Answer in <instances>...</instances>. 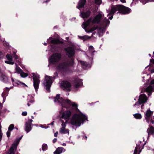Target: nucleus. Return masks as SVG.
<instances>
[{"mask_svg": "<svg viewBox=\"0 0 154 154\" xmlns=\"http://www.w3.org/2000/svg\"><path fill=\"white\" fill-rule=\"evenodd\" d=\"M143 90H142L141 92H143Z\"/></svg>", "mask_w": 154, "mask_h": 154, "instance_id": "nucleus-56", "label": "nucleus"}, {"mask_svg": "<svg viewBox=\"0 0 154 154\" xmlns=\"http://www.w3.org/2000/svg\"><path fill=\"white\" fill-rule=\"evenodd\" d=\"M61 87L63 90L70 91L71 89V85L68 81H63L61 82Z\"/></svg>", "mask_w": 154, "mask_h": 154, "instance_id": "nucleus-10", "label": "nucleus"}, {"mask_svg": "<svg viewBox=\"0 0 154 154\" xmlns=\"http://www.w3.org/2000/svg\"><path fill=\"white\" fill-rule=\"evenodd\" d=\"M58 134V132H56V133H55L54 134V136L55 137H57V135Z\"/></svg>", "mask_w": 154, "mask_h": 154, "instance_id": "nucleus-43", "label": "nucleus"}, {"mask_svg": "<svg viewBox=\"0 0 154 154\" xmlns=\"http://www.w3.org/2000/svg\"><path fill=\"white\" fill-rule=\"evenodd\" d=\"M82 67L86 69V68L90 67V65L87 63L86 62L81 61L80 62Z\"/></svg>", "mask_w": 154, "mask_h": 154, "instance_id": "nucleus-21", "label": "nucleus"}, {"mask_svg": "<svg viewBox=\"0 0 154 154\" xmlns=\"http://www.w3.org/2000/svg\"><path fill=\"white\" fill-rule=\"evenodd\" d=\"M150 84L151 85H154V79L152 80L151 81L150 83Z\"/></svg>", "mask_w": 154, "mask_h": 154, "instance_id": "nucleus-42", "label": "nucleus"}, {"mask_svg": "<svg viewBox=\"0 0 154 154\" xmlns=\"http://www.w3.org/2000/svg\"><path fill=\"white\" fill-rule=\"evenodd\" d=\"M32 124L31 122H26L25 124V130L27 133H29L32 129Z\"/></svg>", "mask_w": 154, "mask_h": 154, "instance_id": "nucleus-14", "label": "nucleus"}, {"mask_svg": "<svg viewBox=\"0 0 154 154\" xmlns=\"http://www.w3.org/2000/svg\"><path fill=\"white\" fill-rule=\"evenodd\" d=\"M140 149V147L139 146H137L134 150V154H139L141 151Z\"/></svg>", "mask_w": 154, "mask_h": 154, "instance_id": "nucleus-24", "label": "nucleus"}, {"mask_svg": "<svg viewBox=\"0 0 154 154\" xmlns=\"http://www.w3.org/2000/svg\"><path fill=\"white\" fill-rule=\"evenodd\" d=\"M102 17V15L99 14L97 15L92 20V18L90 17L89 19L86 22L84 23L82 25V27L85 29L89 24L90 22H92L93 23H98L100 21L101 18Z\"/></svg>", "mask_w": 154, "mask_h": 154, "instance_id": "nucleus-4", "label": "nucleus"}, {"mask_svg": "<svg viewBox=\"0 0 154 154\" xmlns=\"http://www.w3.org/2000/svg\"><path fill=\"white\" fill-rule=\"evenodd\" d=\"M21 76L22 77H25L28 76V74L25 73L23 71L20 73Z\"/></svg>", "mask_w": 154, "mask_h": 154, "instance_id": "nucleus-32", "label": "nucleus"}, {"mask_svg": "<svg viewBox=\"0 0 154 154\" xmlns=\"http://www.w3.org/2000/svg\"><path fill=\"white\" fill-rule=\"evenodd\" d=\"M153 87L152 86L150 85L147 87L146 89H144V91L149 93L148 95L150 96L151 95V93L153 91Z\"/></svg>", "mask_w": 154, "mask_h": 154, "instance_id": "nucleus-20", "label": "nucleus"}, {"mask_svg": "<svg viewBox=\"0 0 154 154\" xmlns=\"http://www.w3.org/2000/svg\"><path fill=\"white\" fill-rule=\"evenodd\" d=\"M151 72L152 73H153L154 72V69H153L151 70Z\"/></svg>", "mask_w": 154, "mask_h": 154, "instance_id": "nucleus-46", "label": "nucleus"}, {"mask_svg": "<svg viewBox=\"0 0 154 154\" xmlns=\"http://www.w3.org/2000/svg\"><path fill=\"white\" fill-rule=\"evenodd\" d=\"M10 132L9 131H8L7 132V135L8 137H9L10 135Z\"/></svg>", "mask_w": 154, "mask_h": 154, "instance_id": "nucleus-39", "label": "nucleus"}, {"mask_svg": "<svg viewBox=\"0 0 154 154\" xmlns=\"http://www.w3.org/2000/svg\"><path fill=\"white\" fill-rule=\"evenodd\" d=\"M112 18H113V16L112 15L111 16L109 17V18L110 20H112Z\"/></svg>", "mask_w": 154, "mask_h": 154, "instance_id": "nucleus-45", "label": "nucleus"}, {"mask_svg": "<svg viewBox=\"0 0 154 154\" xmlns=\"http://www.w3.org/2000/svg\"><path fill=\"white\" fill-rule=\"evenodd\" d=\"M86 119V116L83 114H75L73 116L71 123L72 125L79 126L84 120Z\"/></svg>", "mask_w": 154, "mask_h": 154, "instance_id": "nucleus-3", "label": "nucleus"}, {"mask_svg": "<svg viewBox=\"0 0 154 154\" xmlns=\"http://www.w3.org/2000/svg\"><path fill=\"white\" fill-rule=\"evenodd\" d=\"M62 121V127L60 129L59 132L60 133L63 134H65L67 133L68 134H69V131L68 129H66L65 127L66 126V124L63 121Z\"/></svg>", "mask_w": 154, "mask_h": 154, "instance_id": "nucleus-13", "label": "nucleus"}, {"mask_svg": "<svg viewBox=\"0 0 154 154\" xmlns=\"http://www.w3.org/2000/svg\"><path fill=\"white\" fill-rule=\"evenodd\" d=\"M57 140V139L56 138H54L53 140V143H54Z\"/></svg>", "mask_w": 154, "mask_h": 154, "instance_id": "nucleus-44", "label": "nucleus"}, {"mask_svg": "<svg viewBox=\"0 0 154 154\" xmlns=\"http://www.w3.org/2000/svg\"><path fill=\"white\" fill-rule=\"evenodd\" d=\"M153 54L154 55V51L153 52Z\"/></svg>", "mask_w": 154, "mask_h": 154, "instance_id": "nucleus-59", "label": "nucleus"}, {"mask_svg": "<svg viewBox=\"0 0 154 154\" xmlns=\"http://www.w3.org/2000/svg\"><path fill=\"white\" fill-rule=\"evenodd\" d=\"M91 14L90 11L88 10L86 12H81V15L82 17L83 18H87Z\"/></svg>", "mask_w": 154, "mask_h": 154, "instance_id": "nucleus-17", "label": "nucleus"}, {"mask_svg": "<svg viewBox=\"0 0 154 154\" xmlns=\"http://www.w3.org/2000/svg\"><path fill=\"white\" fill-rule=\"evenodd\" d=\"M134 117L137 119H140L142 118L141 115L139 113H136L134 115Z\"/></svg>", "mask_w": 154, "mask_h": 154, "instance_id": "nucleus-27", "label": "nucleus"}, {"mask_svg": "<svg viewBox=\"0 0 154 154\" xmlns=\"http://www.w3.org/2000/svg\"><path fill=\"white\" fill-rule=\"evenodd\" d=\"M60 94H57L56 96L54 98V101L56 102L57 101L58 103L61 104L63 107H64L66 108H69L71 105L75 109H76L77 108L78 105L75 103H72L71 101L68 99L65 100L62 97H60Z\"/></svg>", "mask_w": 154, "mask_h": 154, "instance_id": "nucleus-1", "label": "nucleus"}, {"mask_svg": "<svg viewBox=\"0 0 154 154\" xmlns=\"http://www.w3.org/2000/svg\"><path fill=\"white\" fill-rule=\"evenodd\" d=\"M6 90H7V91H9V88H6Z\"/></svg>", "mask_w": 154, "mask_h": 154, "instance_id": "nucleus-52", "label": "nucleus"}, {"mask_svg": "<svg viewBox=\"0 0 154 154\" xmlns=\"http://www.w3.org/2000/svg\"><path fill=\"white\" fill-rule=\"evenodd\" d=\"M14 128V125L13 124H11L10 125L8 128V130L11 131L13 130Z\"/></svg>", "mask_w": 154, "mask_h": 154, "instance_id": "nucleus-34", "label": "nucleus"}, {"mask_svg": "<svg viewBox=\"0 0 154 154\" xmlns=\"http://www.w3.org/2000/svg\"><path fill=\"white\" fill-rule=\"evenodd\" d=\"M152 112L151 111L150 109H148L146 111V113H145V118L147 122H149V119L152 115Z\"/></svg>", "mask_w": 154, "mask_h": 154, "instance_id": "nucleus-15", "label": "nucleus"}, {"mask_svg": "<svg viewBox=\"0 0 154 154\" xmlns=\"http://www.w3.org/2000/svg\"><path fill=\"white\" fill-rule=\"evenodd\" d=\"M62 148L58 147L56 149V150L54 152V154H60L62 152Z\"/></svg>", "mask_w": 154, "mask_h": 154, "instance_id": "nucleus-23", "label": "nucleus"}, {"mask_svg": "<svg viewBox=\"0 0 154 154\" xmlns=\"http://www.w3.org/2000/svg\"><path fill=\"white\" fill-rule=\"evenodd\" d=\"M95 3L97 5H100L101 3V0H95Z\"/></svg>", "mask_w": 154, "mask_h": 154, "instance_id": "nucleus-35", "label": "nucleus"}, {"mask_svg": "<svg viewBox=\"0 0 154 154\" xmlns=\"http://www.w3.org/2000/svg\"><path fill=\"white\" fill-rule=\"evenodd\" d=\"M83 137L84 139H85L86 140L87 138V137L86 136H84V137Z\"/></svg>", "mask_w": 154, "mask_h": 154, "instance_id": "nucleus-48", "label": "nucleus"}, {"mask_svg": "<svg viewBox=\"0 0 154 154\" xmlns=\"http://www.w3.org/2000/svg\"><path fill=\"white\" fill-rule=\"evenodd\" d=\"M6 57L8 59L9 61H11L12 60V57L10 55L8 54H7L6 55Z\"/></svg>", "mask_w": 154, "mask_h": 154, "instance_id": "nucleus-33", "label": "nucleus"}, {"mask_svg": "<svg viewBox=\"0 0 154 154\" xmlns=\"http://www.w3.org/2000/svg\"><path fill=\"white\" fill-rule=\"evenodd\" d=\"M44 45H46L47 44H46V43H45V44H44Z\"/></svg>", "mask_w": 154, "mask_h": 154, "instance_id": "nucleus-57", "label": "nucleus"}, {"mask_svg": "<svg viewBox=\"0 0 154 154\" xmlns=\"http://www.w3.org/2000/svg\"><path fill=\"white\" fill-rule=\"evenodd\" d=\"M34 101L33 100H30V101L29 102L30 103H33L34 102Z\"/></svg>", "mask_w": 154, "mask_h": 154, "instance_id": "nucleus-49", "label": "nucleus"}, {"mask_svg": "<svg viewBox=\"0 0 154 154\" xmlns=\"http://www.w3.org/2000/svg\"><path fill=\"white\" fill-rule=\"evenodd\" d=\"M48 146L46 144H44L42 145V149L43 151H45L47 149Z\"/></svg>", "mask_w": 154, "mask_h": 154, "instance_id": "nucleus-30", "label": "nucleus"}, {"mask_svg": "<svg viewBox=\"0 0 154 154\" xmlns=\"http://www.w3.org/2000/svg\"><path fill=\"white\" fill-rule=\"evenodd\" d=\"M19 141L18 140L14 141L10 149L8 154H14V151L16 149L17 145L19 143Z\"/></svg>", "mask_w": 154, "mask_h": 154, "instance_id": "nucleus-12", "label": "nucleus"}, {"mask_svg": "<svg viewBox=\"0 0 154 154\" xmlns=\"http://www.w3.org/2000/svg\"><path fill=\"white\" fill-rule=\"evenodd\" d=\"M89 50L91 52H92L91 51L93 50L94 49L93 47L92 46H90L89 47Z\"/></svg>", "mask_w": 154, "mask_h": 154, "instance_id": "nucleus-37", "label": "nucleus"}, {"mask_svg": "<svg viewBox=\"0 0 154 154\" xmlns=\"http://www.w3.org/2000/svg\"><path fill=\"white\" fill-rule=\"evenodd\" d=\"M150 62L152 63L153 64H154V59H152L150 60Z\"/></svg>", "mask_w": 154, "mask_h": 154, "instance_id": "nucleus-40", "label": "nucleus"}, {"mask_svg": "<svg viewBox=\"0 0 154 154\" xmlns=\"http://www.w3.org/2000/svg\"><path fill=\"white\" fill-rule=\"evenodd\" d=\"M0 126H1V133L2 134V133H1V126L0 125Z\"/></svg>", "mask_w": 154, "mask_h": 154, "instance_id": "nucleus-54", "label": "nucleus"}, {"mask_svg": "<svg viewBox=\"0 0 154 154\" xmlns=\"http://www.w3.org/2000/svg\"><path fill=\"white\" fill-rule=\"evenodd\" d=\"M7 76L4 74H2L1 76V80L3 82H5L7 80Z\"/></svg>", "mask_w": 154, "mask_h": 154, "instance_id": "nucleus-28", "label": "nucleus"}, {"mask_svg": "<svg viewBox=\"0 0 154 154\" xmlns=\"http://www.w3.org/2000/svg\"><path fill=\"white\" fill-rule=\"evenodd\" d=\"M30 121L31 122H32V120H30Z\"/></svg>", "mask_w": 154, "mask_h": 154, "instance_id": "nucleus-55", "label": "nucleus"}, {"mask_svg": "<svg viewBox=\"0 0 154 154\" xmlns=\"http://www.w3.org/2000/svg\"><path fill=\"white\" fill-rule=\"evenodd\" d=\"M81 82L78 80H76L74 81L72 83V86L75 88H78L81 85Z\"/></svg>", "mask_w": 154, "mask_h": 154, "instance_id": "nucleus-19", "label": "nucleus"}, {"mask_svg": "<svg viewBox=\"0 0 154 154\" xmlns=\"http://www.w3.org/2000/svg\"><path fill=\"white\" fill-rule=\"evenodd\" d=\"M97 29V27L94 26L93 27L90 29H85V31L87 32H90L92 31H93L95 30H96Z\"/></svg>", "mask_w": 154, "mask_h": 154, "instance_id": "nucleus-25", "label": "nucleus"}, {"mask_svg": "<svg viewBox=\"0 0 154 154\" xmlns=\"http://www.w3.org/2000/svg\"><path fill=\"white\" fill-rule=\"evenodd\" d=\"M151 1H154V0H151Z\"/></svg>", "mask_w": 154, "mask_h": 154, "instance_id": "nucleus-58", "label": "nucleus"}, {"mask_svg": "<svg viewBox=\"0 0 154 154\" xmlns=\"http://www.w3.org/2000/svg\"><path fill=\"white\" fill-rule=\"evenodd\" d=\"M61 55L59 53H54L51 56L50 58V62L54 63L58 62L61 59Z\"/></svg>", "mask_w": 154, "mask_h": 154, "instance_id": "nucleus-7", "label": "nucleus"}, {"mask_svg": "<svg viewBox=\"0 0 154 154\" xmlns=\"http://www.w3.org/2000/svg\"><path fill=\"white\" fill-rule=\"evenodd\" d=\"M22 84H23L24 85L26 86H27V85H26V84H24V83H22Z\"/></svg>", "mask_w": 154, "mask_h": 154, "instance_id": "nucleus-53", "label": "nucleus"}, {"mask_svg": "<svg viewBox=\"0 0 154 154\" xmlns=\"http://www.w3.org/2000/svg\"><path fill=\"white\" fill-rule=\"evenodd\" d=\"M16 65V66L15 68L16 72L20 74L22 72L23 70L19 67L17 64Z\"/></svg>", "mask_w": 154, "mask_h": 154, "instance_id": "nucleus-26", "label": "nucleus"}, {"mask_svg": "<svg viewBox=\"0 0 154 154\" xmlns=\"http://www.w3.org/2000/svg\"><path fill=\"white\" fill-rule=\"evenodd\" d=\"M65 50L66 52V54L69 57L73 56L75 53L74 48L72 47H69L65 49Z\"/></svg>", "mask_w": 154, "mask_h": 154, "instance_id": "nucleus-11", "label": "nucleus"}, {"mask_svg": "<svg viewBox=\"0 0 154 154\" xmlns=\"http://www.w3.org/2000/svg\"><path fill=\"white\" fill-rule=\"evenodd\" d=\"M30 103L29 102L28 103L27 105L28 106H30Z\"/></svg>", "mask_w": 154, "mask_h": 154, "instance_id": "nucleus-50", "label": "nucleus"}, {"mask_svg": "<svg viewBox=\"0 0 154 154\" xmlns=\"http://www.w3.org/2000/svg\"><path fill=\"white\" fill-rule=\"evenodd\" d=\"M149 135H150L154 133V128L152 126H150L147 129Z\"/></svg>", "mask_w": 154, "mask_h": 154, "instance_id": "nucleus-22", "label": "nucleus"}, {"mask_svg": "<svg viewBox=\"0 0 154 154\" xmlns=\"http://www.w3.org/2000/svg\"><path fill=\"white\" fill-rule=\"evenodd\" d=\"M45 82L44 83L46 87V90L48 91H50V88L52 83L51 78L48 76H47L45 77Z\"/></svg>", "mask_w": 154, "mask_h": 154, "instance_id": "nucleus-8", "label": "nucleus"}, {"mask_svg": "<svg viewBox=\"0 0 154 154\" xmlns=\"http://www.w3.org/2000/svg\"><path fill=\"white\" fill-rule=\"evenodd\" d=\"M69 63L68 62H63L59 63L57 66V69L62 73L66 72L68 70Z\"/></svg>", "mask_w": 154, "mask_h": 154, "instance_id": "nucleus-5", "label": "nucleus"}, {"mask_svg": "<svg viewBox=\"0 0 154 154\" xmlns=\"http://www.w3.org/2000/svg\"><path fill=\"white\" fill-rule=\"evenodd\" d=\"M22 115L23 116H26L27 115V112H23L22 113Z\"/></svg>", "mask_w": 154, "mask_h": 154, "instance_id": "nucleus-38", "label": "nucleus"}, {"mask_svg": "<svg viewBox=\"0 0 154 154\" xmlns=\"http://www.w3.org/2000/svg\"><path fill=\"white\" fill-rule=\"evenodd\" d=\"M32 74L33 80V85L34 88L36 91L38 88L40 80L38 79L39 77L38 76L35 75L34 73H32Z\"/></svg>", "mask_w": 154, "mask_h": 154, "instance_id": "nucleus-9", "label": "nucleus"}, {"mask_svg": "<svg viewBox=\"0 0 154 154\" xmlns=\"http://www.w3.org/2000/svg\"><path fill=\"white\" fill-rule=\"evenodd\" d=\"M71 114V112L69 110H68L63 113L62 117L64 119H67L70 117Z\"/></svg>", "mask_w": 154, "mask_h": 154, "instance_id": "nucleus-16", "label": "nucleus"}, {"mask_svg": "<svg viewBox=\"0 0 154 154\" xmlns=\"http://www.w3.org/2000/svg\"><path fill=\"white\" fill-rule=\"evenodd\" d=\"M147 100L146 96L144 94H142L140 95L139 96L138 100L134 104V106H138L141 104H143L146 102ZM143 104L141 106L142 109H143Z\"/></svg>", "mask_w": 154, "mask_h": 154, "instance_id": "nucleus-6", "label": "nucleus"}, {"mask_svg": "<svg viewBox=\"0 0 154 154\" xmlns=\"http://www.w3.org/2000/svg\"><path fill=\"white\" fill-rule=\"evenodd\" d=\"M109 20L106 19H105L103 20V23L106 25H107L109 23Z\"/></svg>", "mask_w": 154, "mask_h": 154, "instance_id": "nucleus-31", "label": "nucleus"}, {"mask_svg": "<svg viewBox=\"0 0 154 154\" xmlns=\"http://www.w3.org/2000/svg\"><path fill=\"white\" fill-rule=\"evenodd\" d=\"M86 2V0H79L77 8H80L83 7Z\"/></svg>", "mask_w": 154, "mask_h": 154, "instance_id": "nucleus-18", "label": "nucleus"}, {"mask_svg": "<svg viewBox=\"0 0 154 154\" xmlns=\"http://www.w3.org/2000/svg\"><path fill=\"white\" fill-rule=\"evenodd\" d=\"M60 41L56 39H53L51 40V42L52 43L57 44L59 43Z\"/></svg>", "mask_w": 154, "mask_h": 154, "instance_id": "nucleus-29", "label": "nucleus"}, {"mask_svg": "<svg viewBox=\"0 0 154 154\" xmlns=\"http://www.w3.org/2000/svg\"><path fill=\"white\" fill-rule=\"evenodd\" d=\"M5 62L6 63H8V64H11V65H13V64H14V62L11 61H5Z\"/></svg>", "mask_w": 154, "mask_h": 154, "instance_id": "nucleus-36", "label": "nucleus"}, {"mask_svg": "<svg viewBox=\"0 0 154 154\" xmlns=\"http://www.w3.org/2000/svg\"><path fill=\"white\" fill-rule=\"evenodd\" d=\"M131 9L128 8L123 5H118L112 6L109 14H113L117 11H119V13H121L123 14H126L129 13Z\"/></svg>", "mask_w": 154, "mask_h": 154, "instance_id": "nucleus-2", "label": "nucleus"}, {"mask_svg": "<svg viewBox=\"0 0 154 154\" xmlns=\"http://www.w3.org/2000/svg\"><path fill=\"white\" fill-rule=\"evenodd\" d=\"M151 122L152 124L154 123V120H151Z\"/></svg>", "mask_w": 154, "mask_h": 154, "instance_id": "nucleus-51", "label": "nucleus"}, {"mask_svg": "<svg viewBox=\"0 0 154 154\" xmlns=\"http://www.w3.org/2000/svg\"><path fill=\"white\" fill-rule=\"evenodd\" d=\"M120 1L122 3H125V0H120Z\"/></svg>", "mask_w": 154, "mask_h": 154, "instance_id": "nucleus-47", "label": "nucleus"}, {"mask_svg": "<svg viewBox=\"0 0 154 154\" xmlns=\"http://www.w3.org/2000/svg\"><path fill=\"white\" fill-rule=\"evenodd\" d=\"M14 57L15 59H17L18 58V56L17 55H16V54H14Z\"/></svg>", "mask_w": 154, "mask_h": 154, "instance_id": "nucleus-41", "label": "nucleus"}]
</instances>
